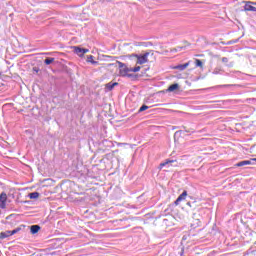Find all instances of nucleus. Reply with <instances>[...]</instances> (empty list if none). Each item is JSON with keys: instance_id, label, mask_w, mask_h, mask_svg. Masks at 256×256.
<instances>
[{"instance_id": "f257e3e1", "label": "nucleus", "mask_w": 256, "mask_h": 256, "mask_svg": "<svg viewBox=\"0 0 256 256\" xmlns=\"http://www.w3.org/2000/svg\"><path fill=\"white\" fill-rule=\"evenodd\" d=\"M119 67V74L120 77H133L130 73H138V71H141V66H136L134 68H129L127 65H125L122 62H118Z\"/></svg>"}, {"instance_id": "f03ea898", "label": "nucleus", "mask_w": 256, "mask_h": 256, "mask_svg": "<svg viewBox=\"0 0 256 256\" xmlns=\"http://www.w3.org/2000/svg\"><path fill=\"white\" fill-rule=\"evenodd\" d=\"M136 64L137 65H145L149 61V52L144 54H136Z\"/></svg>"}, {"instance_id": "7ed1b4c3", "label": "nucleus", "mask_w": 256, "mask_h": 256, "mask_svg": "<svg viewBox=\"0 0 256 256\" xmlns=\"http://www.w3.org/2000/svg\"><path fill=\"white\" fill-rule=\"evenodd\" d=\"M7 207V193L2 192L0 194V209H5Z\"/></svg>"}, {"instance_id": "20e7f679", "label": "nucleus", "mask_w": 256, "mask_h": 256, "mask_svg": "<svg viewBox=\"0 0 256 256\" xmlns=\"http://www.w3.org/2000/svg\"><path fill=\"white\" fill-rule=\"evenodd\" d=\"M187 199V191L184 190L176 199V201L174 202L175 205H179V203H181V201H185Z\"/></svg>"}, {"instance_id": "39448f33", "label": "nucleus", "mask_w": 256, "mask_h": 256, "mask_svg": "<svg viewBox=\"0 0 256 256\" xmlns=\"http://www.w3.org/2000/svg\"><path fill=\"white\" fill-rule=\"evenodd\" d=\"M244 11H252V12H256V7L253 6V2H247L244 6Z\"/></svg>"}, {"instance_id": "423d86ee", "label": "nucleus", "mask_w": 256, "mask_h": 256, "mask_svg": "<svg viewBox=\"0 0 256 256\" xmlns=\"http://www.w3.org/2000/svg\"><path fill=\"white\" fill-rule=\"evenodd\" d=\"M117 85H119V83H117V82H109V83L106 84V89H107V91H113V89L115 87H117Z\"/></svg>"}, {"instance_id": "0eeeda50", "label": "nucleus", "mask_w": 256, "mask_h": 256, "mask_svg": "<svg viewBox=\"0 0 256 256\" xmlns=\"http://www.w3.org/2000/svg\"><path fill=\"white\" fill-rule=\"evenodd\" d=\"M254 163L251 162V160H244L241 162H238L236 164V167H245V165H253Z\"/></svg>"}, {"instance_id": "6e6552de", "label": "nucleus", "mask_w": 256, "mask_h": 256, "mask_svg": "<svg viewBox=\"0 0 256 256\" xmlns=\"http://www.w3.org/2000/svg\"><path fill=\"white\" fill-rule=\"evenodd\" d=\"M40 229H41V226H39V225H32L30 227V231H31L32 235H35V233H39Z\"/></svg>"}, {"instance_id": "1a4fd4ad", "label": "nucleus", "mask_w": 256, "mask_h": 256, "mask_svg": "<svg viewBox=\"0 0 256 256\" xmlns=\"http://www.w3.org/2000/svg\"><path fill=\"white\" fill-rule=\"evenodd\" d=\"M189 66V62L185 64H180L177 66H174V69H178V71H185V69Z\"/></svg>"}, {"instance_id": "9d476101", "label": "nucleus", "mask_w": 256, "mask_h": 256, "mask_svg": "<svg viewBox=\"0 0 256 256\" xmlns=\"http://www.w3.org/2000/svg\"><path fill=\"white\" fill-rule=\"evenodd\" d=\"M177 89H179V84L175 83V84H172L168 87L167 91L169 93H173V91H177Z\"/></svg>"}, {"instance_id": "9b49d317", "label": "nucleus", "mask_w": 256, "mask_h": 256, "mask_svg": "<svg viewBox=\"0 0 256 256\" xmlns=\"http://www.w3.org/2000/svg\"><path fill=\"white\" fill-rule=\"evenodd\" d=\"M74 53H76V55H78L79 57H83V48L75 46Z\"/></svg>"}, {"instance_id": "f8f14e48", "label": "nucleus", "mask_w": 256, "mask_h": 256, "mask_svg": "<svg viewBox=\"0 0 256 256\" xmlns=\"http://www.w3.org/2000/svg\"><path fill=\"white\" fill-rule=\"evenodd\" d=\"M11 231H5L0 233V239H7V237H11Z\"/></svg>"}, {"instance_id": "ddd939ff", "label": "nucleus", "mask_w": 256, "mask_h": 256, "mask_svg": "<svg viewBox=\"0 0 256 256\" xmlns=\"http://www.w3.org/2000/svg\"><path fill=\"white\" fill-rule=\"evenodd\" d=\"M169 163H175V160H166L165 162H162L159 165V169H163V167H167V165H169Z\"/></svg>"}, {"instance_id": "4468645a", "label": "nucleus", "mask_w": 256, "mask_h": 256, "mask_svg": "<svg viewBox=\"0 0 256 256\" xmlns=\"http://www.w3.org/2000/svg\"><path fill=\"white\" fill-rule=\"evenodd\" d=\"M247 255L249 256H256V246H252L248 251Z\"/></svg>"}, {"instance_id": "2eb2a0df", "label": "nucleus", "mask_w": 256, "mask_h": 256, "mask_svg": "<svg viewBox=\"0 0 256 256\" xmlns=\"http://www.w3.org/2000/svg\"><path fill=\"white\" fill-rule=\"evenodd\" d=\"M30 199H39V192H32L29 194Z\"/></svg>"}, {"instance_id": "dca6fc26", "label": "nucleus", "mask_w": 256, "mask_h": 256, "mask_svg": "<svg viewBox=\"0 0 256 256\" xmlns=\"http://www.w3.org/2000/svg\"><path fill=\"white\" fill-rule=\"evenodd\" d=\"M88 63H92V65H97V63H99L98 61H94L93 60V56H88V59H87Z\"/></svg>"}, {"instance_id": "f3484780", "label": "nucleus", "mask_w": 256, "mask_h": 256, "mask_svg": "<svg viewBox=\"0 0 256 256\" xmlns=\"http://www.w3.org/2000/svg\"><path fill=\"white\" fill-rule=\"evenodd\" d=\"M53 61H55V58H46L44 60L45 65H51V63H53Z\"/></svg>"}, {"instance_id": "a211bd4d", "label": "nucleus", "mask_w": 256, "mask_h": 256, "mask_svg": "<svg viewBox=\"0 0 256 256\" xmlns=\"http://www.w3.org/2000/svg\"><path fill=\"white\" fill-rule=\"evenodd\" d=\"M19 231H21V228H16V229H14V230H11L10 231V235H16V233H19Z\"/></svg>"}, {"instance_id": "6ab92c4d", "label": "nucleus", "mask_w": 256, "mask_h": 256, "mask_svg": "<svg viewBox=\"0 0 256 256\" xmlns=\"http://www.w3.org/2000/svg\"><path fill=\"white\" fill-rule=\"evenodd\" d=\"M195 63H196V67H203V62L201 60L196 59Z\"/></svg>"}, {"instance_id": "aec40b11", "label": "nucleus", "mask_w": 256, "mask_h": 256, "mask_svg": "<svg viewBox=\"0 0 256 256\" xmlns=\"http://www.w3.org/2000/svg\"><path fill=\"white\" fill-rule=\"evenodd\" d=\"M221 73V68H215L212 72L213 75H219Z\"/></svg>"}, {"instance_id": "412c9836", "label": "nucleus", "mask_w": 256, "mask_h": 256, "mask_svg": "<svg viewBox=\"0 0 256 256\" xmlns=\"http://www.w3.org/2000/svg\"><path fill=\"white\" fill-rule=\"evenodd\" d=\"M147 109H149V106L147 105H142L139 109L140 112H143V111H147Z\"/></svg>"}, {"instance_id": "4be33fe9", "label": "nucleus", "mask_w": 256, "mask_h": 256, "mask_svg": "<svg viewBox=\"0 0 256 256\" xmlns=\"http://www.w3.org/2000/svg\"><path fill=\"white\" fill-rule=\"evenodd\" d=\"M222 63H229V58L223 57L222 58Z\"/></svg>"}, {"instance_id": "5701e85b", "label": "nucleus", "mask_w": 256, "mask_h": 256, "mask_svg": "<svg viewBox=\"0 0 256 256\" xmlns=\"http://www.w3.org/2000/svg\"><path fill=\"white\" fill-rule=\"evenodd\" d=\"M85 53H89V49L82 48V55H84Z\"/></svg>"}, {"instance_id": "b1692460", "label": "nucleus", "mask_w": 256, "mask_h": 256, "mask_svg": "<svg viewBox=\"0 0 256 256\" xmlns=\"http://www.w3.org/2000/svg\"><path fill=\"white\" fill-rule=\"evenodd\" d=\"M181 49H183V47L175 48L174 51H181Z\"/></svg>"}, {"instance_id": "393cba45", "label": "nucleus", "mask_w": 256, "mask_h": 256, "mask_svg": "<svg viewBox=\"0 0 256 256\" xmlns=\"http://www.w3.org/2000/svg\"><path fill=\"white\" fill-rule=\"evenodd\" d=\"M250 161H251V163H255L256 158H252V159H250Z\"/></svg>"}, {"instance_id": "a878e982", "label": "nucleus", "mask_w": 256, "mask_h": 256, "mask_svg": "<svg viewBox=\"0 0 256 256\" xmlns=\"http://www.w3.org/2000/svg\"><path fill=\"white\" fill-rule=\"evenodd\" d=\"M222 87H231V85H222Z\"/></svg>"}, {"instance_id": "bb28decb", "label": "nucleus", "mask_w": 256, "mask_h": 256, "mask_svg": "<svg viewBox=\"0 0 256 256\" xmlns=\"http://www.w3.org/2000/svg\"><path fill=\"white\" fill-rule=\"evenodd\" d=\"M188 207H191V202H187Z\"/></svg>"}]
</instances>
